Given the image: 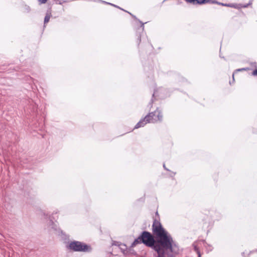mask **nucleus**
I'll return each instance as SVG.
<instances>
[{
	"instance_id": "1",
	"label": "nucleus",
	"mask_w": 257,
	"mask_h": 257,
	"mask_svg": "<svg viewBox=\"0 0 257 257\" xmlns=\"http://www.w3.org/2000/svg\"><path fill=\"white\" fill-rule=\"evenodd\" d=\"M153 229L154 233L159 238L158 243L154 244L155 240L151 234L144 231L135 240L132 246L143 242L148 246H154L157 252L158 257H173L172 253H177L178 247L170 235L164 229L160 223L157 221H155L153 223Z\"/></svg>"
},
{
	"instance_id": "2",
	"label": "nucleus",
	"mask_w": 257,
	"mask_h": 257,
	"mask_svg": "<svg viewBox=\"0 0 257 257\" xmlns=\"http://www.w3.org/2000/svg\"><path fill=\"white\" fill-rule=\"evenodd\" d=\"M162 118V115L159 109H157L154 112L150 113L147 115L143 119L141 120L135 126V128H138L144 126L147 123H154L161 120Z\"/></svg>"
},
{
	"instance_id": "3",
	"label": "nucleus",
	"mask_w": 257,
	"mask_h": 257,
	"mask_svg": "<svg viewBox=\"0 0 257 257\" xmlns=\"http://www.w3.org/2000/svg\"><path fill=\"white\" fill-rule=\"evenodd\" d=\"M68 248L75 251H88L90 249L87 245L77 241L71 242L68 245Z\"/></svg>"
},
{
	"instance_id": "4",
	"label": "nucleus",
	"mask_w": 257,
	"mask_h": 257,
	"mask_svg": "<svg viewBox=\"0 0 257 257\" xmlns=\"http://www.w3.org/2000/svg\"><path fill=\"white\" fill-rule=\"evenodd\" d=\"M113 245H118L123 253H124V251L126 250V245L124 244H122V243L118 244V243L117 244H116L113 243Z\"/></svg>"
},
{
	"instance_id": "5",
	"label": "nucleus",
	"mask_w": 257,
	"mask_h": 257,
	"mask_svg": "<svg viewBox=\"0 0 257 257\" xmlns=\"http://www.w3.org/2000/svg\"><path fill=\"white\" fill-rule=\"evenodd\" d=\"M50 17H51V14L47 13L45 17L44 24H46L49 21Z\"/></svg>"
},
{
	"instance_id": "6",
	"label": "nucleus",
	"mask_w": 257,
	"mask_h": 257,
	"mask_svg": "<svg viewBox=\"0 0 257 257\" xmlns=\"http://www.w3.org/2000/svg\"><path fill=\"white\" fill-rule=\"evenodd\" d=\"M205 2H207V1L206 0H195V4H201Z\"/></svg>"
},
{
	"instance_id": "7",
	"label": "nucleus",
	"mask_w": 257,
	"mask_h": 257,
	"mask_svg": "<svg viewBox=\"0 0 257 257\" xmlns=\"http://www.w3.org/2000/svg\"><path fill=\"white\" fill-rule=\"evenodd\" d=\"M57 225L55 223H52V225H51V228H53L54 230H57Z\"/></svg>"
},
{
	"instance_id": "8",
	"label": "nucleus",
	"mask_w": 257,
	"mask_h": 257,
	"mask_svg": "<svg viewBox=\"0 0 257 257\" xmlns=\"http://www.w3.org/2000/svg\"><path fill=\"white\" fill-rule=\"evenodd\" d=\"M187 2L195 4V0H185Z\"/></svg>"
},
{
	"instance_id": "9",
	"label": "nucleus",
	"mask_w": 257,
	"mask_h": 257,
	"mask_svg": "<svg viewBox=\"0 0 257 257\" xmlns=\"http://www.w3.org/2000/svg\"><path fill=\"white\" fill-rule=\"evenodd\" d=\"M39 2L41 4H45L47 0H38Z\"/></svg>"
},
{
	"instance_id": "10",
	"label": "nucleus",
	"mask_w": 257,
	"mask_h": 257,
	"mask_svg": "<svg viewBox=\"0 0 257 257\" xmlns=\"http://www.w3.org/2000/svg\"><path fill=\"white\" fill-rule=\"evenodd\" d=\"M252 75L257 76V69H255L253 71Z\"/></svg>"
},
{
	"instance_id": "11",
	"label": "nucleus",
	"mask_w": 257,
	"mask_h": 257,
	"mask_svg": "<svg viewBox=\"0 0 257 257\" xmlns=\"http://www.w3.org/2000/svg\"><path fill=\"white\" fill-rule=\"evenodd\" d=\"M247 7V6H246V5H244V6H242V7H244V8H245V7Z\"/></svg>"
},
{
	"instance_id": "12",
	"label": "nucleus",
	"mask_w": 257,
	"mask_h": 257,
	"mask_svg": "<svg viewBox=\"0 0 257 257\" xmlns=\"http://www.w3.org/2000/svg\"><path fill=\"white\" fill-rule=\"evenodd\" d=\"M242 70H244V69H242ZM241 69H238L237 71H240Z\"/></svg>"
},
{
	"instance_id": "13",
	"label": "nucleus",
	"mask_w": 257,
	"mask_h": 257,
	"mask_svg": "<svg viewBox=\"0 0 257 257\" xmlns=\"http://www.w3.org/2000/svg\"><path fill=\"white\" fill-rule=\"evenodd\" d=\"M233 79H234V74L232 75Z\"/></svg>"
},
{
	"instance_id": "14",
	"label": "nucleus",
	"mask_w": 257,
	"mask_h": 257,
	"mask_svg": "<svg viewBox=\"0 0 257 257\" xmlns=\"http://www.w3.org/2000/svg\"><path fill=\"white\" fill-rule=\"evenodd\" d=\"M198 256L199 257H200V254L198 253Z\"/></svg>"
},
{
	"instance_id": "15",
	"label": "nucleus",
	"mask_w": 257,
	"mask_h": 257,
	"mask_svg": "<svg viewBox=\"0 0 257 257\" xmlns=\"http://www.w3.org/2000/svg\"><path fill=\"white\" fill-rule=\"evenodd\" d=\"M108 4H109V3H108ZM110 5H113H113H112V4H110ZM114 6H115L114 5Z\"/></svg>"
},
{
	"instance_id": "16",
	"label": "nucleus",
	"mask_w": 257,
	"mask_h": 257,
	"mask_svg": "<svg viewBox=\"0 0 257 257\" xmlns=\"http://www.w3.org/2000/svg\"><path fill=\"white\" fill-rule=\"evenodd\" d=\"M163 167H164V168H165V164H164Z\"/></svg>"
}]
</instances>
